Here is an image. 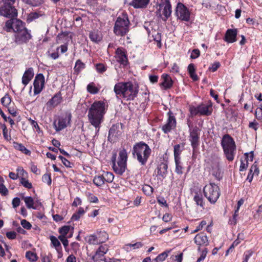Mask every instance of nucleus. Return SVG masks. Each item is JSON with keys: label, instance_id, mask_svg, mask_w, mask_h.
Masks as SVG:
<instances>
[{"label": "nucleus", "instance_id": "f257e3e1", "mask_svg": "<svg viewBox=\"0 0 262 262\" xmlns=\"http://www.w3.org/2000/svg\"><path fill=\"white\" fill-rule=\"evenodd\" d=\"M7 32H14V42L17 45L27 43L32 38L31 31L26 27L25 24L18 19L8 20L5 26Z\"/></svg>", "mask_w": 262, "mask_h": 262}, {"label": "nucleus", "instance_id": "f03ea898", "mask_svg": "<svg viewBox=\"0 0 262 262\" xmlns=\"http://www.w3.org/2000/svg\"><path fill=\"white\" fill-rule=\"evenodd\" d=\"M105 103L99 101L94 102L89 110V121L96 128V135L99 132L100 124L103 121L105 114Z\"/></svg>", "mask_w": 262, "mask_h": 262}, {"label": "nucleus", "instance_id": "7ed1b4c3", "mask_svg": "<svg viewBox=\"0 0 262 262\" xmlns=\"http://www.w3.org/2000/svg\"><path fill=\"white\" fill-rule=\"evenodd\" d=\"M114 91L117 97L133 100L137 96L139 89L132 82H119L115 85Z\"/></svg>", "mask_w": 262, "mask_h": 262}, {"label": "nucleus", "instance_id": "20e7f679", "mask_svg": "<svg viewBox=\"0 0 262 262\" xmlns=\"http://www.w3.org/2000/svg\"><path fill=\"white\" fill-rule=\"evenodd\" d=\"M151 152V150L149 146L142 141L136 143L134 145L132 151L134 157L137 158L142 165H145Z\"/></svg>", "mask_w": 262, "mask_h": 262}, {"label": "nucleus", "instance_id": "39448f33", "mask_svg": "<svg viewBox=\"0 0 262 262\" xmlns=\"http://www.w3.org/2000/svg\"><path fill=\"white\" fill-rule=\"evenodd\" d=\"M18 0H1L0 15L13 19L17 16L16 5Z\"/></svg>", "mask_w": 262, "mask_h": 262}, {"label": "nucleus", "instance_id": "423d86ee", "mask_svg": "<svg viewBox=\"0 0 262 262\" xmlns=\"http://www.w3.org/2000/svg\"><path fill=\"white\" fill-rule=\"evenodd\" d=\"M224 155L229 161L234 160L236 152V145L233 139L228 134L225 135L221 141Z\"/></svg>", "mask_w": 262, "mask_h": 262}, {"label": "nucleus", "instance_id": "0eeeda50", "mask_svg": "<svg viewBox=\"0 0 262 262\" xmlns=\"http://www.w3.org/2000/svg\"><path fill=\"white\" fill-rule=\"evenodd\" d=\"M116 158V154H115L112 157L113 168L116 173L121 175L125 171L126 168L127 158L126 150L125 149H123L119 151V157L117 162L115 161Z\"/></svg>", "mask_w": 262, "mask_h": 262}, {"label": "nucleus", "instance_id": "6e6552de", "mask_svg": "<svg viewBox=\"0 0 262 262\" xmlns=\"http://www.w3.org/2000/svg\"><path fill=\"white\" fill-rule=\"evenodd\" d=\"M129 21L126 15L119 16L114 27V33L118 35L124 36L129 31Z\"/></svg>", "mask_w": 262, "mask_h": 262}, {"label": "nucleus", "instance_id": "1a4fd4ad", "mask_svg": "<svg viewBox=\"0 0 262 262\" xmlns=\"http://www.w3.org/2000/svg\"><path fill=\"white\" fill-rule=\"evenodd\" d=\"M203 191L205 196L211 203H215L220 195L219 186L213 183L206 185Z\"/></svg>", "mask_w": 262, "mask_h": 262}, {"label": "nucleus", "instance_id": "9d476101", "mask_svg": "<svg viewBox=\"0 0 262 262\" xmlns=\"http://www.w3.org/2000/svg\"><path fill=\"white\" fill-rule=\"evenodd\" d=\"M159 8L156 11V15L165 21L171 16V5L169 0H161L158 4Z\"/></svg>", "mask_w": 262, "mask_h": 262}, {"label": "nucleus", "instance_id": "9b49d317", "mask_svg": "<svg viewBox=\"0 0 262 262\" xmlns=\"http://www.w3.org/2000/svg\"><path fill=\"white\" fill-rule=\"evenodd\" d=\"M188 126L189 127V141L190 142L191 145L194 151L198 147L200 144V129L197 126L192 128L190 127L189 125H188Z\"/></svg>", "mask_w": 262, "mask_h": 262}, {"label": "nucleus", "instance_id": "f8f14e48", "mask_svg": "<svg viewBox=\"0 0 262 262\" xmlns=\"http://www.w3.org/2000/svg\"><path fill=\"white\" fill-rule=\"evenodd\" d=\"M176 14L178 18L182 20L188 21L190 19V12L187 8L181 3L177 5Z\"/></svg>", "mask_w": 262, "mask_h": 262}, {"label": "nucleus", "instance_id": "ddd939ff", "mask_svg": "<svg viewBox=\"0 0 262 262\" xmlns=\"http://www.w3.org/2000/svg\"><path fill=\"white\" fill-rule=\"evenodd\" d=\"M168 118L166 123L163 125L161 128L162 130L165 133L167 134L173 129L176 126V119L171 111L167 113Z\"/></svg>", "mask_w": 262, "mask_h": 262}, {"label": "nucleus", "instance_id": "4468645a", "mask_svg": "<svg viewBox=\"0 0 262 262\" xmlns=\"http://www.w3.org/2000/svg\"><path fill=\"white\" fill-rule=\"evenodd\" d=\"M71 118V114L65 117H60L57 120L54 121L53 123L54 127L57 132L61 130L66 128L67 124L70 122Z\"/></svg>", "mask_w": 262, "mask_h": 262}, {"label": "nucleus", "instance_id": "2eb2a0df", "mask_svg": "<svg viewBox=\"0 0 262 262\" xmlns=\"http://www.w3.org/2000/svg\"><path fill=\"white\" fill-rule=\"evenodd\" d=\"M34 94H39L42 90L45 85V77L43 74H37L34 80Z\"/></svg>", "mask_w": 262, "mask_h": 262}, {"label": "nucleus", "instance_id": "dca6fc26", "mask_svg": "<svg viewBox=\"0 0 262 262\" xmlns=\"http://www.w3.org/2000/svg\"><path fill=\"white\" fill-rule=\"evenodd\" d=\"M109 247L107 245H100L96 250L95 254L92 256L93 260L95 262L102 261L104 255L108 251Z\"/></svg>", "mask_w": 262, "mask_h": 262}, {"label": "nucleus", "instance_id": "f3484780", "mask_svg": "<svg viewBox=\"0 0 262 262\" xmlns=\"http://www.w3.org/2000/svg\"><path fill=\"white\" fill-rule=\"evenodd\" d=\"M115 58L121 64L125 66L127 65L128 59L126 53L122 48H118L115 52Z\"/></svg>", "mask_w": 262, "mask_h": 262}, {"label": "nucleus", "instance_id": "a211bd4d", "mask_svg": "<svg viewBox=\"0 0 262 262\" xmlns=\"http://www.w3.org/2000/svg\"><path fill=\"white\" fill-rule=\"evenodd\" d=\"M194 243L199 246L198 250H200V246H206L209 244L207 235L204 233H200L194 237Z\"/></svg>", "mask_w": 262, "mask_h": 262}, {"label": "nucleus", "instance_id": "6ab92c4d", "mask_svg": "<svg viewBox=\"0 0 262 262\" xmlns=\"http://www.w3.org/2000/svg\"><path fill=\"white\" fill-rule=\"evenodd\" d=\"M199 114L203 116H209L211 115L212 108L211 104L202 103L198 106Z\"/></svg>", "mask_w": 262, "mask_h": 262}, {"label": "nucleus", "instance_id": "aec40b11", "mask_svg": "<svg viewBox=\"0 0 262 262\" xmlns=\"http://www.w3.org/2000/svg\"><path fill=\"white\" fill-rule=\"evenodd\" d=\"M122 133V130L121 128V125H113L109 130L108 138H110L111 136L112 137L118 138L121 136Z\"/></svg>", "mask_w": 262, "mask_h": 262}, {"label": "nucleus", "instance_id": "412c9836", "mask_svg": "<svg viewBox=\"0 0 262 262\" xmlns=\"http://www.w3.org/2000/svg\"><path fill=\"white\" fill-rule=\"evenodd\" d=\"M150 0H132L130 5L136 9L146 8L149 4Z\"/></svg>", "mask_w": 262, "mask_h": 262}, {"label": "nucleus", "instance_id": "4be33fe9", "mask_svg": "<svg viewBox=\"0 0 262 262\" xmlns=\"http://www.w3.org/2000/svg\"><path fill=\"white\" fill-rule=\"evenodd\" d=\"M236 29H228L225 34V40L229 43H233L236 40Z\"/></svg>", "mask_w": 262, "mask_h": 262}, {"label": "nucleus", "instance_id": "5701e85b", "mask_svg": "<svg viewBox=\"0 0 262 262\" xmlns=\"http://www.w3.org/2000/svg\"><path fill=\"white\" fill-rule=\"evenodd\" d=\"M162 82L160 85L162 86L165 90L170 88L173 84V81L169 75L167 74H163L161 76Z\"/></svg>", "mask_w": 262, "mask_h": 262}, {"label": "nucleus", "instance_id": "b1692460", "mask_svg": "<svg viewBox=\"0 0 262 262\" xmlns=\"http://www.w3.org/2000/svg\"><path fill=\"white\" fill-rule=\"evenodd\" d=\"M34 76L33 70L32 68H29L24 73L22 77V83L27 85Z\"/></svg>", "mask_w": 262, "mask_h": 262}, {"label": "nucleus", "instance_id": "393cba45", "mask_svg": "<svg viewBox=\"0 0 262 262\" xmlns=\"http://www.w3.org/2000/svg\"><path fill=\"white\" fill-rule=\"evenodd\" d=\"M86 242L90 245H98L102 244L101 241L97 235L95 234H91L87 236L85 238Z\"/></svg>", "mask_w": 262, "mask_h": 262}, {"label": "nucleus", "instance_id": "a878e982", "mask_svg": "<svg viewBox=\"0 0 262 262\" xmlns=\"http://www.w3.org/2000/svg\"><path fill=\"white\" fill-rule=\"evenodd\" d=\"M13 145L15 149L19 150L27 155L30 154V151L27 149L22 144L18 143L16 142H13Z\"/></svg>", "mask_w": 262, "mask_h": 262}, {"label": "nucleus", "instance_id": "bb28decb", "mask_svg": "<svg viewBox=\"0 0 262 262\" xmlns=\"http://www.w3.org/2000/svg\"><path fill=\"white\" fill-rule=\"evenodd\" d=\"M167 169V165L165 164H161L159 167L157 168V176H160L162 178L165 177Z\"/></svg>", "mask_w": 262, "mask_h": 262}, {"label": "nucleus", "instance_id": "cd10ccee", "mask_svg": "<svg viewBox=\"0 0 262 262\" xmlns=\"http://www.w3.org/2000/svg\"><path fill=\"white\" fill-rule=\"evenodd\" d=\"M61 100V97L60 95L59 94H56L53 97H52L51 99L48 101L47 104L50 106L55 107L60 103Z\"/></svg>", "mask_w": 262, "mask_h": 262}, {"label": "nucleus", "instance_id": "c85d7f7f", "mask_svg": "<svg viewBox=\"0 0 262 262\" xmlns=\"http://www.w3.org/2000/svg\"><path fill=\"white\" fill-rule=\"evenodd\" d=\"M73 230V228L71 227L70 226H64L59 230V232L60 234L59 236H67V235L70 231H71V233H72Z\"/></svg>", "mask_w": 262, "mask_h": 262}, {"label": "nucleus", "instance_id": "c756f323", "mask_svg": "<svg viewBox=\"0 0 262 262\" xmlns=\"http://www.w3.org/2000/svg\"><path fill=\"white\" fill-rule=\"evenodd\" d=\"M104 182L107 183H111L113 182L114 176L113 173L111 172H105L102 175Z\"/></svg>", "mask_w": 262, "mask_h": 262}, {"label": "nucleus", "instance_id": "7c9ffc66", "mask_svg": "<svg viewBox=\"0 0 262 262\" xmlns=\"http://www.w3.org/2000/svg\"><path fill=\"white\" fill-rule=\"evenodd\" d=\"M4 180L0 177V193L4 196H6L8 194V190L4 184Z\"/></svg>", "mask_w": 262, "mask_h": 262}, {"label": "nucleus", "instance_id": "2f4dec72", "mask_svg": "<svg viewBox=\"0 0 262 262\" xmlns=\"http://www.w3.org/2000/svg\"><path fill=\"white\" fill-rule=\"evenodd\" d=\"M50 240L53 246L55 248L56 250H60L61 249V246L58 239L54 236H50Z\"/></svg>", "mask_w": 262, "mask_h": 262}, {"label": "nucleus", "instance_id": "473e14b6", "mask_svg": "<svg viewBox=\"0 0 262 262\" xmlns=\"http://www.w3.org/2000/svg\"><path fill=\"white\" fill-rule=\"evenodd\" d=\"M248 158V154L246 153L245 154V159L241 160V165L239 167V170L241 171L246 170V168H247V167H248L247 159Z\"/></svg>", "mask_w": 262, "mask_h": 262}, {"label": "nucleus", "instance_id": "72a5a7b5", "mask_svg": "<svg viewBox=\"0 0 262 262\" xmlns=\"http://www.w3.org/2000/svg\"><path fill=\"white\" fill-rule=\"evenodd\" d=\"M93 183L98 187H100L104 184L103 177L101 176H96L93 179Z\"/></svg>", "mask_w": 262, "mask_h": 262}, {"label": "nucleus", "instance_id": "f704fd0d", "mask_svg": "<svg viewBox=\"0 0 262 262\" xmlns=\"http://www.w3.org/2000/svg\"><path fill=\"white\" fill-rule=\"evenodd\" d=\"M85 64L83 63L80 59H78L75 63L74 70L76 72L79 73L82 69H84Z\"/></svg>", "mask_w": 262, "mask_h": 262}, {"label": "nucleus", "instance_id": "c9c22d12", "mask_svg": "<svg viewBox=\"0 0 262 262\" xmlns=\"http://www.w3.org/2000/svg\"><path fill=\"white\" fill-rule=\"evenodd\" d=\"M243 203L244 200L243 199H241L238 201L237 206L236 210H235L234 214L233 215V221H231V224L235 225L236 223V217L238 215L237 212L238 211V210L241 205L243 204Z\"/></svg>", "mask_w": 262, "mask_h": 262}, {"label": "nucleus", "instance_id": "e433bc0d", "mask_svg": "<svg viewBox=\"0 0 262 262\" xmlns=\"http://www.w3.org/2000/svg\"><path fill=\"white\" fill-rule=\"evenodd\" d=\"M1 102L2 104L8 107L11 105V99L10 97L8 95H5L2 99Z\"/></svg>", "mask_w": 262, "mask_h": 262}, {"label": "nucleus", "instance_id": "4c0bfd02", "mask_svg": "<svg viewBox=\"0 0 262 262\" xmlns=\"http://www.w3.org/2000/svg\"><path fill=\"white\" fill-rule=\"evenodd\" d=\"M24 202L28 208H35L34 207V201L32 197L26 196L24 198Z\"/></svg>", "mask_w": 262, "mask_h": 262}, {"label": "nucleus", "instance_id": "58836bf2", "mask_svg": "<svg viewBox=\"0 0 262 262\" xmlns=\"http://www.w3.org/2000/svg\"><path fill=\"white\" fill-rule=\"evenodd\" d=\"M181 147L179 144L176 145L174 146V160H181L180 155L181 154Z\"/></svg>", "mask_w": 262, "mask_h": 262}, {"label": "nucleus", "instance_id": "ea45409f", "mask_svg": "<svg viewBox=\"0 0 262 262\" xmlns=\"http://www.w3.org/2000/svg\"><path fill=\"white\" fill-rule=\"evenodd\" d=\"M26 257L30 261L34 262L37 260L36 254L31 251H27L26 253Z\"/></svg>", "mask_w": 262, "mask_h": 262}, {"label": "nucleus", "instance_id": "a19ab883", "mask_svg": "<svg viewBox=\"0 0 262 262\" xmlns=\"http://www.w3.org/2000/svg\"><path fill=\"white\" fill-rule=\"evenodd\" d=\"M193 200L195 202L197 205L200 206L201 207H203V201L202 195L201 194H199L198 192L195 193Z\"/></svg>", "mask_w": 262, "mask_h": 262}, {"label": "nucleus", "instance_id": "79ce46f5", "mask_svg": "<svg viewBox=\"0 0 262 262\" xmlns=\"http://www.w3.org/2000/svg\"><path fill=\"white\" fill-rule=\"evenodd\" d=\"M84 213V210L82 208H79L78 210L72 216L73 221H77L79 219L80 216Z\"/></svg>", "mask_w": 262, "mask_h": 262}, {"label": "nucleus", "instance_id": "37998d69", "mask_svg": "<svg viewBox=\"0 0 262 262\" xmlns=\"http://www.w3.org/2000/svg\"><path fill=\"white\" fill-rule=\"evenodd\" d=\"M143 192L147 195H150L153 192V188L149 185L145 184L142 187Z\"/></svg>", "mask_w": 262, "mask_h": 262}, {"label": "nucleus", "instance_id": "c03bdc74", "mask_svg": "<svg viewBox=\"0 0 262 262\" xmlns=\"http://www.w3.org/2000/svg\"><path fill=\"white\" fill-rule=\"evenodd\" d=\"M87 90L89 93L93 94H97L99 91V89L95 86L94 83H91L88 85Z\"/></svg>", "mask_w": 262, "mask_h": 262}, {"label": "nucleus", "instance_id": "a18cd8bd", "mask_svg": "<svg viewBox=\"0 0 262 262\" xmlns=\"http://www.w3.org/2000/svg\"><path fill=\"white\" fill-rule=\"evenodd\" d=\"M97 235L99 239L102 241V243L105 242L108 239V235L105 231H100Z\"/></svg>", "mask_w": 262, "mask_h": 262}, {"label": "nucleus", "instance_id": "49530a36", "mask_svg": "<svg viewBox=\"0 0 262 262\" xmlns=\"http://www.w3.org/2000/svg\"><path fill=\"white\" fill-rule=\"evenodd\" d=\"M176 163V172L178 174L183 173V167L181 165V160H174Z\"/></svg>", "mask_w": 262, "mask_h": 262}, {"label": "nucleus", "instance_id": "de8ad7c7", "mask_svg": "<svg viewBox=\"0 0 262 262\" xmlns=\"http://www.w3.org/2000/svg\"><path fill=\"white\" fill-rule=\"evenodd\" d=\"M42 0H26V3L33 7H37L43 3Z\"/></svg>", "mask_w": 262, "mask_h": 262}, {"label": "nucleus", "instance_id": "09e8293b", "mask_svg": "<svg viewBox=\"0 0 262 262\" xmlns=\"http://www.w3.org/2000/svg\"><path fill=\"white\" fill-rule=\"evenodd\" d=\"M169 252V251H168V252L165 251V252H162V253L158 255V256L154 259V260L156 262H162L167 257L168 253Z\"/></svg>", "mask_w": 262, "mask_h": 262}, {"label": "nucleus", "instance_id": "8fccbe9b", "mask_svg": "<svg viewBox=\"0 0 262 262\" xmlns=\"http://www.w3.org/2000/svg\"><path fill=\"white\" fill-rule=\"evenodd\" d=\"M90 38L94 42H98L100 40V37L98 34L95 32H91L89 34Z\"/></svg>", "mask_w": 262, "mask_h": 262}, {"label": "nucleus", "instance_id": "3c124183", "mask_svg": "<svg viewBox=\"0 0 262 262\" xmlns=\"http://www.w3.org/2000/svg\"><path fill=\"white\" fill-rule=\"evenodd\" d=\"M152 36L154 38V39L157 42V46L159 48L161 47V43L160 34L159 33L154 31V32H152Z\"/></svg>", "mask_w": 262, "mask_h": 262}, {"label": "nucleus", "instance_id": "603ef678", "mask_svg": "<svg viewBox=\"0 0 262 262\" xmlns=\"http://www.w3.org/2000/svg\"><path fill=\"white\" fill-rule=\"evenodd\" d=\"M72 236V233H71L70 235H69L68 236H58L59 239L62 242L63 246L66 248L68 245H69V241L67 239L68 238H70Z\"/></svg>", "mask_w": 262, "mask_h": 262}, {"label": "nucleus", "instance_id": "864d4df0", "mask_svg": "<svg viewBox=\"0 0 262 262\" xmlns=\"http://www.w3.org/2000/svg\"><path fill=\"white\" fill-rule=\"evenodd\" d=\"M212 174L217 179L220 180L221 178V174L220 172L219 166L217 164L215 168L212 169Z\"/></svg>", "mask_w": 262, "mask_h": 262}, {"label": "nucleus", "instance_id": "5fc2aeb1", "mask_svg": "<svg viewBox=\"0 0 262 262\" xmlns=\"http://www.w3.org/2000/svg\"><path fill=\"white\" fill-rule=\"evenodd\" d=\"M255 116L257 120H262V105L255 110Z\"/></svg>", "mask_w": 262, "mask_h": 262}, {"label": "nucleus", "instance_id": "6e6d98bb", "mask_svg": "<svg viewBox=\"0 0 262 262\" xmlns=\"http://www.w3.org/2000/svg\"><path fill=\"white\" fill-rule=\"evenodd\" d=\"M20 183L27 188H31L32 187V184L30 183L28 180H26L24 178H21L20 179Z\"/></svg>", "mask_w": 262, "mask_h": 262}, {"label": "nucleus", "instance_id": "4d7b16f0", "mask_svg": "<svg viewBox=\"0 0 262 262\" xmlns=\"http://www.w3.org/2000/svg\"><path fill=\"white\" fill-rule=\"evenodd\" d=\"M96 67L97 72L100 73H102L106 70V67L102 63L97 64Z\"/></svg>", "mask_w": 262, "mask_h": 262}, {"label": "nucleus", "instance_id": "13d9d810", "mask_svg": "<svg viewBox=\"0 0 262 262\" xmlns=\"http://www.w3.org/2000/svg\"><path fill=\"white\" fill-rule=\"evenodd\" d=\"M42 180L44 183H46L49 185H51L52 181L51 176L50 174L48 173L43 174L42 178Z\"/></svg>", "mask_w": 262, "mask_h": 262}, {"label": "nucleus", "instance_id": "bf43d9fd", "mask_svg": "<svg viewBox=\"0 0 262 262\" xmlns=\"http://www.w3.org/2000/svg\"><path fill=\"white\" fill-rule=\"evenodd\" d=\"M206 222L205 221H202L200 223V225L196 227V229L193 231H191V234H193L195 232H197L198 231L201 230L202 229L203 227L206 225Z\"/></svg>", "mask_w": 262, "mask_h": 262}, {"label": "nucleus", "instance_id": "052dcab7", "mask_svg": "<svg viewBox=\"0 0 262 262\" xmlns=\"http://www.w3.org/2000/svg\"><path fill=\"white\" fill-rule=\"evenodd\" d=\"M20 223L23 227L25 229L29 230L31 228V224L26 220H22Z\"/></svg>", "mask_w": 262, "mask_h": 262}, {"label": "nucleus", "instance_id": "680f3d73", "mask_svg": "<svg viewBox=\"0 0 262 262\" xmlns=\"http://www.w3.org/2000/svg\"><path fill=\"white\" fill-rule=\"evenodd\" d=\"M38 14L36 12L31 13L29 14L28 16L27 21L28 22H31L33 20L37 18L38 17Z\"/></svg>", "mask_w": 262, "mask_h": 262}, {"label": "nucleus", "instance_id": "e2e57ef3", "mask_svg": "<svg viewBox=\"0 0 262 262\" xmlns=\"http://www.w3.org/2000/svg\"><path fill=\"white\" fill-rule=\"evenodd\" d=\"M127 247H133V249H139L143 246V244L141 242H137L134 244H128L126 245Z\"/></svg>", "mask_w": 262, "mask_h": 262}, {"label": "nucleus", "instance_id": "0e129e2a", "mask_svg": "<svg viewBox=\"0 0 262 262\" xmlns=\"http://www.w3.org/2000/svg\"><path fill=\"white\" fill-rule=\"evenodd\" d=\"M207 252H208V251H207V249L204 248L203 250V251H202L201 256L197 260L198 262H201L202 260H203L205 258Z\"/></svg>", "mask_w": 262, "mask_h": 262}, {"label": "nucleus", "instance_id": "69168bd1", "mask_svg": "<svg viewBox=\"0 0 262 262\" xmlns=\"http://www.w3.org/2000/svg\"><path fill=\"white\" fill-rule=\"evenodd\" d=\"M88 200L91 203H97L98 202V198L92 193L89 194Z\"/></svg>", "mask_w": 262, "mask_h": 262}, {"label": "nucleus", "instance_id": "338daca9", "mask_svg": "<svg viewBox=\"0 0 262 262\" xmlns=\"http://www.w3.org/2000/svg\"><path fill=\"white\" fill-rule=\"evenodd\" d=\"M200 55V52L198 49H194L192 50L190 57L192 59H195L198 58Z\"/></svg>", "mask_w": 262, "mask_h": 262}, {"label": "nucleus", "instance_id": "774afa93", "mask_svg": "<svg viewBox=\"0 0 262 262\" xmlns=\"http://www.w3.org/2000/svg\"><path fill=\"white\" fill-rule=\"evenodd\" d=\"M258 126V123L255 121L250 122L248 125L249 128H252L255 131L257 130Z\"/></svg>", "mask_w": 262, "mask_h": 262}]
</instances>
